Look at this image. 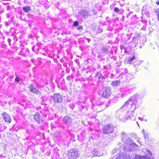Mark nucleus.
I'll return each mask as SVG.
<instances>
[{
    "instance_id": "obj_1",
    "label": "nucleus",
    "mask_w": 159,
    "mask_h": 159,
    "mask_svg": "<svg viewBox=\"0 0 159 159\" xmlns=\"http://www.w3.org/2000/svg\"><path fill=\"white\" fill-rule=\"evenodd\" d=\"M143 101V98L140 95L137 93L134 94L119 110L120 112L124 111L119 116V120L123 122H125L128 119L135 120L136 116L134 115V111L140 107Z\"/></svg>"
},
{
    "instance_id": "obj_2",
    "label": "nucleus",
    "mask_w": 159,
    "mask_h": 159,
    "mask_svg": "<svg viewBox=\"0 0 159 159\" xmlns=\"http://www.w3.org/2000/svg\"><path fill=\"white\" fill-rule=\"evenodd\" d=\"M126 58L128 61L130 62V63L132 62V63L133 64L134 67L137 70L139 69L141 64L143 62V61L142 60H137L135 62H133L136 59L134 55L127 56Z\"/></svg>"
},
{
    "instance_id": "obj_3",
    "label": "nucleus",
    "mask_w": 159,
    "mask_h": 159,
    "mask_svg": "<svg viewBox=\"0 0 159 159\" xmlns=\"http://www.w3.org/2000/svg\"><path fill=\"white\" fill-rule=\"evenodd\" d=\"M79 156V152L77 148L71 149L68 151L67 157L68 159H76Z\"/></svg>"
},
{
    "instance_id": "obj_4",
    "label": "nucleus",
    "mask_w": 159,
    "mask_h": 159,
    "mask_svg": "<svg viewBox=\"0 0 159 159\" xmlns=\"http://www.w3.org/2000/svg\"><path fill=\"white\" fill-rule=\"evenodd\" d=\"M136 89V87H135L129 85L125 87L121 88L120 89V90L122 92V93L123 94V96L125 97L129 94L131 92L135 90Z\"/></svg>"
},
{
    "instance_id": "obj_5",
    "label": "nucleus",
    "mask_w": 159,
    "mask_h": 159,
    "mask_svg": "<svg viewBox=\"0 0 159 159\" xmlns=\"http://www.w3.org/2000/svg\"><path fill=\"white\" fill-rule=\"evenodd\" d=\"M114 130V126L111 124L105 125L102 129V132L104 134L112 133Z\"/></svg>"
},
{
    "instance_id": "obj_6",
    "label": "nucleus",
    "mask_w": 159,
    "mask_h": 159,
    "mask_svg": "<svg viewBox=\"0 0 159 159\" xmlns=\"http://www.w3.org/2000/svg\"><path fill=\"white\" fill-rule=\"evenodd\" d=\"M111 88L109 87H104L102 89V95L103 98H108L111 94Z\"/></svg>"
},
{
    "instance_id": "obj_7",
    "label": "nucleus",
    "mask_w": 159,
    "mask_h": 159,
    "mask_svg": "<svg viewBox=\"0 0 159 159\" xmlns=\"http://www.w3.org/2000/svg\"><path fill=\"white\" fill-rule=\"evenodd\" d=\"M54 101L56 103H60L62 102L63 100V97L60 93H55L52 97Z\"/></svg>"
},
{
    "instance_id": "obj_8",
    "label": "nucleus",
    "mask_w": 159,
    "mask_h": 159,
    "mask_svg": "<svg viewBox=\"0 0 159 159\" xmlns=\"http://www.w3.org/2000/svg\"><path fill=\"white\" fill-rule=\"evenodd\" d=\"M90 153V152H89ZM93 156L100 157L103 155V152L99 150L98 148H94V150L90 152Z\"/></svg>"
},
{
    "instance_id": "obj_9",
    "label": "nucleus",
    "mask_w": 159,
    "mask_h": 159,
    "mask_svg": "<svg viewBox=\"0 0 159 159\" xmlns=\"http://www.w3.org/2000/svg\"><path fill=\"white\" fill-rule=\"evenodd\" d=\"M110 47H104L101 50V53L103 55L108 54L110 56Z\"/></svg>"
},
{
    "instance_id": "obj_10",
    "label": "nucleus",
    "mask_w": 159,
    "mask_h": 159,
    "mask_svg": "<svg viewBox=\"0 0 159 159\" xmlns=\"http://www.w3.org/2000/svg\"><path fill=\"white\" fill-rule=\"evenodd\" d=\"M80 16L85 18H88L90 14L88 11L86 10H81L80 12Z\"/></svg>"
},
{
    "instance_id": "obj_11",
    "label": "nucleus",
    "mask_w": 159,
    "mask_h": 159,
    "mask_svg": "<svg viewBox=\"0 0 159 159\" xmlns=\"http://www.w3.org/2000/svg\"><path fill=\"white\" fill-rule=\"evenodd\" d=\"M34 120L38 123L40 124L43 122V120L40 117V114L39 112H36L34 116Z\"/></svg>"
},
{
    "instance_id": "obj_12",
    "label": "nucleus",
    "mask_w": 159,
    "mask_h": 159,
    "mask_svg": "<svg viewBox=\"0 0 159 159\" xmlns=\"http://www.w3.org/2000/svg\"><path fill=\"white\" fill-rule=\"evenodd\" d=\"M63 120L64 123L68 125H70L72 121L71 118L68 116L64 117Z\"/></svg>"
},
{
    "instance_id": "obj_13",
    "label": "nucleus",
    "mask_w": 159,
    "mask_h": 159,
    "mask_svg": "<svg viewBox=\"0 0 159 159\" xmlns=\"http://www.w3.org/2000/svg\"><path fill=\"white\" fill-rule=\"evenodd\" d=\"M137 148V145L134 142L130 143L128 147V150L131 151H134Z\"/></svg>"
},
{
    "instance_id": "obj_14",
    "label": "nucleus",
    "mask_w": 159,
    "mask_h": 159,
    "mask_svg": "<svg viewBox=\"0 0 159 159\" xmlns=\"http://www.w3.org/2000/svg\"><path fill=\"white\" fill-rule=\"evenodd\" d=\"M128 70L126 68H119L117 69L116 73L118 74H124L127 73Z\"/></svg>"
},
{
    "instance_id": "obj_15",
    "label": "nucleus",
    "mask_w": 159,
    "mask_h": 159,
    "mask_svg": "<svg viewBox=\"0 0 159 159\" xmlns=\"http://www.w3.org/2000/svg\"><path fill=\"white\" fill-rule=\"evenodd\" d=\"M95 77L98 79L100 81H103V80L105 79L106 78V77L102 75L101 73L99 72H97L96 73Z\"/></svg>"
},
{
    "instance_id": "obj_16",
    "label": "nucleus",
    "mask_w": 159,
    "mask_h": 159,
    "mask_svg": "<svg viewBox=\"0 0 159 159\" xmlns=\"http://www.w3.org/2000/svg\"><path fill=\"white\" fill-rule=\"evenodd\" d=\"M2 116L5 121L6 122H10L11 119L10 118L9 115H8L6 113L4 112L2 114Z\"/></svg>"
},
{
    "instance_id": "obj_17",
    "label": "nucleus",
    "mask_w": 159,
    "mask_h": 159,
    "mask_svg": "<svg viewBox=\"0 0 159 159\" xmlns=\"http://www.w3.org/2000/svg\"><path fill=\"white\" fill-rule=\"evenodd\" d=\"M110 142L109 140H101V142H99L98 144V146L99 145L103 147V146L107 145Z\"/></svg>"
},
{
    "instance_id": "obj_18",
    "label": "nucleus",
    "mask_w": 159,
    "mask_h": 159,
    "mask_svg": "<svg viewBox=\"0 0 159 159\" xmlns=\"http://www.w3.org/2000/svg\"><path fill=\"white\" fill-rule=\"evenodd\" d=\"M29 89L30 91L33 93L38 94V93H39L38 89H37L34 86L32 85H31L30 86Z\"/></svg>"
},
{
    "instance_id": "obj_19",
    "label": "nucleus",
    "mask_w": 159,
    "mask_h": 159,
    "mask_svg": "<svg viewBox=\"0 0 159 159\" xmlns=\"http://www.w3.org/2000/svg\"><path fill=\"white\" fill-rule=\"evenodd\" d=\"M114 159H127V157L124 156V155H122L121 154H119L114 157Z\"/></svg>"
},
{
    "instance_id": "obj_20",
    "label": "nucleus",
    "mask_w": 159,
    "mask_h": 159,
    "mask_svg": "<svg viewBox=\"0 0 159 159\" xmlns=\"http://www.w3.org/2000/svg\"><path fill=\"white\" fill-rule=\"evenodd\" d=\"M29 19V21L32 22L33 20L36 18V16L30 14L29 13L27 15Z\"/></svg>"
},
{
    "instance_id": "obj_21",
    "label": "nucleus",
    "mask_w": 159,
    "mask_h": 159,
    "mask_svg": "<svg viewBox=\"0 0 159 159\" xmlns=\"http://www.w3.org/2000/svg\"><path fill=\"white\" fill-rule=\"evenodd\" d=\"M121 136L122 139L130 138L129 137V134H127L124 132H122L121 133Z\"/></svg>"
},
{
    "instance_id": "obj_22",
    "label": "nucleus",
    "mask_w": 159,
    "mask_h": 159,
    "mask_svg": "<svg viewBox=\"0 0 159 159\" xmlns=\"http://www.w3.org/2000/svg\"><path fill=\"white\" fill-rule=\"evenodd\" d=\"M140 34L139 33H137L132 39V41L134 42L135 41H138L140 38Z\"/></svg>"
},
{
    "instance_id": "obj_23",
    "label": "nucleus",
    "mask_w": 159,
    "mask_h": 159,
    "mask_svg": "<svg viewBox=\"0 0 159 159\" xmlns=\"http://www.w3.org/2000/svg\"><path fill=\"white\" fill-rule=\"evenodd\" d=\"M120 83V81L119 80H116L113 81L111 83V85L113 87H116L119 85Z\"/></svg>"
},
{
    "instance_id": "obj_24",
    "label": "nucleus",
    "mask_w": 159,
    "mask_h": 159,
    "mask_svg": "<svg viewBox=\"0 0 159 159\" xmlns=\"http://www.w3.org/2000/svg\"><path fill=\"white\" fill-rule=\"evenodd\" d=\"M23 11L26 13L29 12L31 10V8L29 6H24L23 8Z\"/></svg>"
},
{
    "instance_id": "obj_25",
    "label": "nucleus",
    "mask_w": 159,
    "mask_h": 159,
    "mask_svg": "<svg viewBox=\"0 0 159 159\" xmlns=\"http://www.w3.org/2000/svg\"><path fill=\"white\" fill-rule=\"evenodd\" d=\"M134 78V77L133 75L129 74L126 76V79L128 81H129Z\"/></svg>"
},
{
    "instance_id": "obj_26",
    "label": "nucleus",
    "mask_w": 159,
    "mask_h": 159,
    "mask_svg": "<svg viewBox=\"0 0 159 159\" xmlns=\"http://www.w3.org/2000/svg\"><path fill=\"white\" fill-rule=\"evenodd\" d=\"M103 31V29L101 28L100 26H98L97 28V30L96 31V33H95V34H99Z\"/></svg>"
},
{
    "instance_id": "obj_27",
    "label": "nucleus",
    "mask_w": 159,
    "mask_h": 159,
    "mask_svg": "<svg viewBox=\"0 0 159 159\" xmlns=\"http://www.w3.org/2000/svg\"><path fill=\"white\" fill-rule=\"evenodd\" d=\"M40 113L45 117L47 116V114L48 113V111L47 110H41L40 111Z\"/></svg>"
},
{
    "instance_id": "obj_28",
    "label": "nucleus",
    "mask_w": 159,
    "mask_h": 159,
    "mask_svg": "<svg viewBox=\"0 0 159 159\" xmlns=\"http://www.w3.org/2000/svg\"><path fill=\"white\" fill-rule=\"evenodd\" d=\"M113 11L115 12H118L119 11H120L122 13H123L124 12V10L123 9H120V10L118 8L116 7H115L113 8Z\"/></svg>"
},
{
    "instance_id": "obj_29",
    "label": "nucleus",
    "mask_w": 159,
    "mask_h": 159,
    "mask_svg": "<svg viewBox=\"0 0 159 159\" xmlns=\"http://www.w3.org/2000/svg\"><path fill=\"white\" fill-rule=\"evenodd\" d=\"M116 97L117 98H120L121 97V98H123V97H124V96H123V94L122 93V92H121V91L120 90V91L116 95Z\"/></svg>"
},
{
    "instance_id": "obj_30",
    "label": "nucleus",
    "mask_w": 159,
    "mask_h": 159,
    "mask_svg": "<svg viewBox=\"0 0 159 159\" xmlns=\"http://www.w3.org/2000/svg\"><path fill=\"white\" fill-rule=\"evenodd\" d=\"M6 127L3 125H0V132H2L6 129Z\"/></svg>"
},
{
    "instance_id": "obj_31",
    "label": "nucleus",
    "mask_w": 159,
    "mask_h": 159,
    "mask_svg": "<svg viewBox=\"0 0 159 159\" xmlns=\"http://www.w3.org/2000/svg\"><path fill=\"white\" fill-rule=\"evenodd\" d=\"M81 146L82 147L85 148L86 149H85V151L86 152H87V147H88V144L87 143H84L81 144Z\"/></svg>"
},
{
    "instance_id": "obj_32",
    "label": "nucleus",
    "mask_w": 159,
    "mask_h": 159,
    "mask_svg": "<svg viewBox=\"0 0 159 159\" xmlns=\"http://www.w3.org/2000/svg\"><path fill=\"white\" fill-rule=\"evenodd\" d=\"M129 135L131 136V138L133 139H136L138 138V136L136 134L132 133L129 134Z\"/></svg>"
},
{
    "instance_id": "obj_33",
    "label": "nucleus",
    "mask_w": 159,
    "mask_h": 159,
    "mask_svg": "<svg viewBox=\"0 0 159 159\" xmlns=\"http://www.w3.org/2000/svg\"><path fill=\"white\" fill-rule=\"evenodd\" d=\"M155 12L157 16V20L159 21V9L158 8L156 9Z\"/></svg>"
},
{
    "instance_id": "obj_34",
    "label": "nucleus",
    "mask_w": 159,
    "mask_h": 159,
    "mask_svg": "<svg viewBox=\"0 0 159 159\" xmlns=\"http://www.w3.org/2000/svg\"><path fill=\"white\" fill-rule=\"evenodd\" d=\"M147 25H148L147 24L144 25L141 28V30L144 31H145L147 29Z\"/></svg>"
},
{
    "instance_id": "obj_35",
    "label": "nucleus",
    "mask_w": 159,
    "mask_h": 159,
    "mask_svg": "<svg viewBox=\"0 0 159 159\" xmlns=\"http://www.w3.org/2000/svg\"><path fill=\"white\" fill-rule=\"evenodd\" d=\"M78 25H79V23H78V21H75L74 22L73 24V26H74L76 27L78 26Z\"/></svg>"
},
{
    "instance_id": "obj_36",
    "label": "nucleus",
    "mask_w": 159,
    "mask_h": 159,
    "mask_svg": "<svg viewBox=\"0 0 159 159\" xmlns=\"http://www.w3.org/2000/svg\"><path fill=\"white\" fill-rule=\"evenodd\" d=\"M107 29L110 31H111L113 30V28L112 26H109L107 27Z\"/></svg>"
},
{
    "instance_id": "obj_37",
    "label": "nucleus",
    "mask_w": 159,
    "mask_h": 159,
    "mask_svg": "<svg viewBox=\"0 0 159 159\" xmlns=\"http://www.w3.org/2000/svg\"><path fill=\"white\" fill-rule=\"evenodd\" d=\"M124 74H120L118 77V78L119 79H121L123 77V75H124Z\"/></svg>"
},
{
    "instance_id": "obj_38",
    "label": "nucleus",
    "mask_w": 159,
    "mask_h": 159,
    "mask_svg": "<svg viewBox=\"0 0 159 159\" xmlns=\"http://www.w3.org/2000/svg\"><path fill=\"white\" fill-rule=\"evenodd\" d=\"M92 30L94 31L95 33H96V31L97 30V28L93 26L92 27Z\"/></svg>"
},
{
    "instance_id": "obj_39",
    "label": "nucleus",
    "mask_w": 159,
    "mask_h": 159,
    "mask_svg": "<svg viewBox=\"0 0 159 159\" xmlns=\"http://www.w3.org/2000/svg\"><path fill=\"white\" fill-rule=\"evenodd\" d=\"M15 81L17 82H19L20 80L19 77L17 76H16L15 78Z\"/></svg>"
},
{
    "instance_id": "obj_40",
    "label": "nucleus",
    "mask_w": 159,
    "mask_h": 159,
    "mask_svg": "<svg viewBox=\"0 0 159 159\" xmlns=\"http://www.w3.org/2000/svg\"><path fill=\"white\" fill-rule=\"evenodd\" d=\"M110 58L113 59L114 61H116V58L115 56H113L110 57Z\"/></svg>"
},
{
    "instance_id": "obj_41",
    "label": "nucleus",
    "mask_w": 159,
    "mask_h": 159,
    "mask_svg": "<svg viewBox=\"0 0 159 159\" xmlns=\"http://www.w3.org/2000/svg\"><path fill=\"white\" fill-rule=\"evenodd\" d=\"M144 136L145 139H148V134H144Z\"/></svg>"
},
{
    "instance_id": "obj_42",
    "label": "nucleus",
    "mask_w": 159,
    "mask_h": 159,
    "mask_svg": "<svg viewBox=\"0 0 159 159\" xmlns=\"http://www.w3.org/2000/svg\"><path fill=\"white\" fill-rule=\"evenodd\" d=\"M11 13L9 12V13H7V15H6L7 17L8 18H10V16H11Z\"/></svg>"
},
{
    "instance_id": "obj_43",
    "label": "nucleus",
    "mask_w": 159,
    "mask_h": 159,
    "mask_svg": "<svg viewBox=\"0 0 159 159\" xmlns=\"http://www.w3.org/2000/svg\"><path fill=\"white\" fill-rule=\"evenodd\" d=\"M82 29H83V26H79L77 27V29L78 30H82Z\"/></svg>"
},
{
    "instance_id": "obj_44",
    "label": "nucleus",
    "mask_w": 159,
    "mask_h": 159,
    "mask_svg": "<svg viewBox=\"0 0 159 159\" xmlns=\"http://www.w3.org/2000/svg\"><path fill=\"white\" fill-rule=\"evenodd\" d=\"M119 39L118 37H116V43H118L119 42Z\"/></svg>"
},
{
    "instance_id": "obj_45",
    "label": "nucleus",
    "mask_w": 159,
    "mask_h": 159,
    "mask_svg": "<svg viewBox=\"0 0 159 159\" xmlns=\"http://www.w3.org/2000/svg\"><path fill=\"white\" fill-rule=\"evenodd\" d=\"M75 62L78 65L80 64L79 60L78 59H76L75 60Z\"/></svg>"
},
{
    "instance_id": "obj_46",
    "label": "nucleus",
    "mask_w": 159,
    "mask_h": 159,
    "mask_svg": "<svg viewBox=\"0 0 159 159\" xmlns=\"http://www.w3.org/2000/svg\"><path fill=\"white\" fill-rule=\"evenodd\" d=\"M4 24H5V25L7 26H8L9 25V24L7 22V21L5 22H4Z\"/></svg>"
},
{
    "instance_id": "obj_47",
    "label": "nucleus",
    "mask_w": 159,
    "mask_h": 159,
    "mask_svg": "<svg viewBox=\"0 0 159 159\" xmlns=\"http://www.w3.org/2000/svg\"><path fill=\"white\" fill-rule=\"evenodd\" d=\"M115 77V75L113 74H111V78H113Z\"/></svg>"
},
{
    "instance_id": "obj_48",
    "label": "nucleus",
    "mask_w": 159,
    "mask_h": 159,
    "mask_svg": "<svg viewBox=\"0 0 159 159\" xmlns=\"http://www.w3.org/2000/svg\"><path fill=\"white\" fill-rule=\"evenodd\" d=\"M120 48L121 49H123L125 48L124 46L123 45H120Z\"/></svg>"
},
{
    "instance_id": "obj_49",
    "label": "nucleus",
    "mask_w": 159,
    "mask_h": 159,
    "mask_svg": "<svg viewBox=\"0 0 159 159\" xmlns=\"http://www.w3.org/2000/svg\"><path fill=\"white\" fill-rule=\"evenodd\" d=\"M4 33L5 34H6V35H7V36H8L9 35V33L7 31H5L4 32Z\"/></svg>"
},
{
    "instance_id": "obj_50",
    "label": "nucleus",
    "mask_w": 159,
    "mask_h": 159,
    "mask_svg": "<svg viewBox=\"0 0 159 159\" xmlns=\"http://www.w3.org/2000/svg\"><path fill=\"white\" fill-rule=\"evenodd\" d=\"M36 109L37 110L39 111V110L41 109V107H36Z\"/></svg>"
},
{
    "instance_id": "obj_51",
    "label": "nucleus",
    "mask_w": 159,
    "mask_h": 159,
    "mask_svg": "<svg viewBox=\"0 0 159 159\" xmlns=\"http://www.w3.org/2000/svg\"><path fill=\"white\" fill-rule=\"evenodd\" d=\"M104 104V102H101L100 103H99V104H98V105L99 106H101V105H102Z\"/></svg>"
},
{
    "instance_id": "obj_52",
    "label": "nucleus",
    "mask_w": 159,
    "mask_h": 159,
    "mask_svg": "<svg viewBox=\"0 0 159 159\" xmlns=\"http://www.w3.org/2000/svg\"><path fill=\"white\" fill-rule=\"evenodd\" d=\"M7 41H8V42L9 43V44L10 45V42H11V39H7Z\"/></svg>"
},
{
    "instance_id": "obj_53",
    "label": "nucleus",
    "mask_w": 159,
    "mask_h": 159,
    "mask_svg": "<svg viewBox=\"0 0 159 159\" xmlns=\"http://www.w3.org/2000/svg\"><path fill=\"white\" fill-rule=\"evenodd\" d=\"M85 39L87 40L88 43H89L90 41V39L87 38H85Z\"/></svg>"
},
{
    "instance_id": "obj_54",
    "label": "nucleus",
    "mask_w": 159,
    "mask_h": 159,
    "mask_svg": "<svg viewBox=\"0 0 159 159\" xmlns=\"http://www.w3.org/2000/svg\"><path fill=\"white\" fill-rule=\"evenodd\" d=\"M127 38H128V40H129L131 38V37L129 35H127Z\"/></svg>"
},
{
    "instance_id": "obj_55",
    "label": "nucleus",
    "mask_w": 159,
    "mask_h": 159,
    "mask_svg": "<svg viewBox=\"0 0 159 159\" xmlns=\"http://www.w3.org/2000/svg\"><path fill=\"white\" fill-rule=\"evenodd\" d=\"M141 21L143 23H147V21H146L144 20H142Z\"/></svg>"
},
{
    "instance_id": "obj_56",
    "label": "nucleus",
    "mask_w": 159,
    "mask_h": 159,
    "mask_svg": "<svg viewBox=\"0 0 159 159\" xmlns=\"http://www.w3.org/2000/svg\"><path fill=\"white\" fill-rule=\"evenodd\" d=\"M103 67L104 69L107 70V67L106 66H104Z\"/></svg>"
},
{
    "instance_id": "obj_57",
    "label": "nucleus",
    "mask_w": 159,
    "mask_h": 159,
    "mask_svg": "<svg viewBox=\"0 0 159 159\" xmlns=\"http://www.w3.org/2000/svg\"><path fill=\"white\" fill-rule=\"evenodd\" d=\"M156 4L157 5H159V1H157L156 2Z\"/></svg>"
},
{
    "instance_id": "obj_58",
    "label": "nucleus",
    "mask_w": 159,
    "mask_h": 159,
    "mask_svg": "<svg viewBox=\"0 0 159 159\" xmlns=\"http://www.w3.org/2000/svg\"><path fill=\"white\" fill-rule=\"evenodd\" d=\"M139 119L140 120H141V121H142L143 120V118H140V117H139Z\"/></svg>"
},
{
    "instance_id": "obj_59",
    "label": "nucleus",
    "mask_w": 159,
    "mask_h": 159,
    "mask_svg": "<svg viewBox=\"0 0 159 159\" xmlns=\"http://www.w3.org/2000/svg\"><path fill=\"white\" fill-rule=\"evenodd\" d=\"M120 6L122 7V6H124L125 4H124V3H123V4H120Z\"/></svg>"
},
{
    "instance_id": "obj_60",
    "label": "nucleus",
    "mask_w": 159,
    "mask_h": 159,
    "mask_svg": "<svg viewBox=\"0 0 159 159\" xmlns=\"http://www.w3.org/2000/svg\"><path fill=\"white\" fill-rule=\"evenodd\" d=\"M10 10V8H9V7H7V10Z\"/></svg>"
},
{
    "instance_id": "obj_61",
    "label": "nucleus",
    "mask_w": 159,
    "mask_h": 159,
    "mask_svg": "<svg viewBox=\"0 0 159 159\" xmlns=\"http://www.w3.org/2000/svg\"><path fill=\"white\" fill-rule=\"evenodd\" d=\"M142 132L144 134H145V130L143 129L142 131Z\"/></svg>"
},
{
    "instance_id": "obj_62",
    "label": "nucleus",
    "mask_w": 159,
    "mask_h": 159,
    "mask_svg": "<svg viewBox=\"0 0 159 159\" xmlns=\"http://www.w3.org/2000/svg\"><path fill=\"white\" fill-rule=\"evenodd\" d=\"M81 108H82V109L84 108V107L82 106H81Z\"/></svg>"
},
{
    "instance_id": "obj_63",
    "label": "nucleus",
    "mask_w": 159,
    "mask_h": 159,
    "mask_svg": "<svg viewBox=\"0 0 159 159\" xmlns=\"http://www.w3.org/2000/svg\"><path fill=\"white\" fill-rule=\"evenodd\" d=\"M106 24V23L105 22H103L102 25H105Z\"/></svg>"
},
{
    "instance_id": "obj_64",
    "label": "nucleus",
    "mask_w": 159,
    "mask_h": 159,
    "mask_svg": "<svg viewBox=\"0 0 159 159\" xmlns=\"http://www.w3.org/2000/svg\"><path fill=\"white\" fill-rule=\"evenodd\" d=\"M111 54H112L113 53V52L112 51V50H111Z\"/></svg>"
}]
</instances>
